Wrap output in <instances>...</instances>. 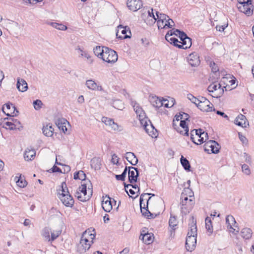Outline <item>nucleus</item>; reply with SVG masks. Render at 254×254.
Masks as SVG:
<instances>
[{"instance_id": "nucleus-1", "label": "nucleus", "mask_w": 254, "mask_h": 254, "mask_svg": "<svg viewBox=\"0 0 254 254\" xmlns=\"http://www.w3.org/2000/svg\"><path fill=\"white\" fill-rule=\"evenodd\" d=\"M133 109L138 117L140 124L143 127L146 132L152 137H156V130L146 117L142 108L138 104L135 103L133 105Z\"/></svg>"}, {"instance_id": "nucleus-2", "label": "nucleus", "mask_w": 254, "mask_h": 254, "mask_svg": "<svg viewBox=\"0 0 254 254\" xmlns=\"http://www.w3.org/2000/svg\"><path fill=\"white\" fill-rule=\"evenodd\" d=\"M92 194V185L90 180L81 182L76 190L75 196L81 201L88 200Z\"/></svg>"}, {"instance_id": "nucleus-3", "label": "nucleus", "mask_w": 254, "mask_h": 254, "mask_svg": "<svg viewBox=\"0 0 254 254\" xmlns=\"http://www.w3.org/2000/svg\"><path fill=\"white\" fill-rule=\"evenodd\" d=\"M95 238L94 234L85 231L81 236L79 243L77 245V251L81 254L86 252L90 248Z\"/></svg>"}, {"instance_id": "nucleus-4", "label": "nucleus", "mask_w": 254, "mask_h": 254, "mask_svg": "<svg viewBox=\"0 0 254 254\" xmlns=\"http://www.w3.org/2000/svg\"><path fill=\"white\" fill-rule=\"evenodd\" d=\"M207 90L212 97L214 98L220 97L224 93V89L221 84L217 82H214L209 85Z\"/></svg>"}, {"instance_id": "nucleus-5", "label": "nucleus", "mask_w": 254, "mask_h": 254, "mask_svg": "<svg viewBox=\"0 0 254 254\" xmlns=\"http://www.w3.org/2000/svg\"><path fill=\"white\" fill-rule=\"evenodd\" d=\"M104 54L102 59L108 63H115L118 60V55L116 51L105 47Z\"/></svg>"}, {"instance_id": "nucleus-6", "label": "nucleus", "mask_w": 254, "mask_h": 254, "mask_svg": "<svg viewBox=\"0 0 254 254\" xmlns=\"http://www.w3.org/2000/svg\"><path fill=\"white\" fill-rule=\"evenodd\" d=\"M102 122L104 123L107 126H108L110 129L114 131L120 132L123 130V127L115 123L114 121L106 117L102 118Z\"/></svg>"}, {"instance_id": "nucleus-7", "label": "nucleus", "mask_w": 254, "mask_h": 254, "mask_svg": "<svg viewBox=\"0 0 254 254\" xmlns=\"http://www.w3.org/2000/svg\"><path fill=\"white\" fill-rule=\"evenodd\" d=\"M237 7L240 12L245 13L248 16L252 15L253 13L254 5L252 0H249L244 4H238Z\"/></svg>"}, {"instance_id": "nucleus-8", "label": "nucleus", "mask_w": 254, "mask_h": 254, "mask_svg": "<svg viewBox=\"0 0 254 254\" xmlns=\"http://www.w3.org/2000/svg\"><path fill=\"white\" fill-rule=\"evenodd\" d=\"M204 150L207 152L217 153L220 148V145L215 140H208L204 145Z\"/></svg>"}, {"instance_id": "nucleus-9", "label": "nucleus", "mask_w": 254, "mask_h": 254, "mask_svg": "<svg viewBox=\"0 0 254 254\" xmlns=\"http://www.w3.org/2000/svg\"><path fill=\"white\" fill-rule=\"evenodd\" d=\"M2 111L8 116H16L18 113V111L15 106L9 102L3 106Z\"/></svg>"}, {"instance_id": "nucleus-10", "label": "nucleus", "mask_w": 254, "mask_h": 254, "mask_svg": "<svg viewBox=\"0 0 254 254\" xmlns=\"http://www.w3.org/2000/svg\"><path fill=\"white\" fill-rule=\"evenodd\" d=\"M151 193H144L140 195L139 202H140V210L141 211V213L142 215L144 216L147 217L148 218H150L152 217L153 214L150 212V211L147 209L148 206L145 207V203L143 204V207H142V205L143 204V197L146 196L147 195H150ZM151 197H149L147 200V206H148V201L150 199Z\"/></svg>"}, {"instance_id": "nucleus-11", "label": "nucleus", "mask_w": 254, "mask_h": 254, "mask_svg": "<svg viewBox=\"0 0 254 254\" xmlns=\"http://www.w3.org/2000/svg\"><path fill=\"white\" fill-rule=\"evenodd\" d=\"M196 236L187 235L186 241V247L188 251L191 252L195 247Z\"/></svg>"}, {"instance_id": "nucleus-12", "label": "nucleus", "mask_w": 254, "mask_h": 254, "mask_svg": "<svg viewBox=\"0 0 254 254\" xmlns=\"http://www.w3.org/2000/svg\"><path fill=\"white\" fill-rule=\"evenodd\" d=\"M128 8L132 11H136L142 6L141 0H128L127 3Z\"/></svg>"}, {"instance_id": "nucleus-13", "label": "nucleus", "mask_w": 254, "mask_h": 254, "mask_svg": "<svg viewBox=\"0 0 254 254\" xmlns=\"http://www.w3.org/2000/svg\"><path fill=\"white\" fill-rule=\"evenodd\" d=\"M128 180L130 183H135L138 176L137 169L133 167H128Z\"/></svg>"}, {"instance_id": "nucleus-14", "label": "nucleus", "mask_w": 254, "mask_h": 254, "mask_svg": "<svg viewBox=\"0 0 254 254\" xmlns=\"http://www.w3.org/2000/svg\"><path fill=\"white\" fill-rule=\"evenodd\" d=\"M188 61L192 66H197L200 64V60L198 55L195 53H192L188 57Z\"/></svg>"}, {"instance_id": "nucleus-15", "label": "nucleus", "mask_w": 254, "mask_h": 254, "mask_svg": "<svg viewBox=\"0 0 254 254\" xmlns=\"http://www.w3.org/2000/svg\"><path fill=\"white\" fill-rule=\"evenodd\" d=\"M197 107L203 112H210L215 110L213 108V105L209 100L197 104Z\"/></svg>"}, {"instance_id": "nucleus-16", "label": "nucleus", "mask_w": 254, "mask_h": 254, "mask_svg": "<svg viewBox=\"0 0 254 254\" xmlns=\"http://www.w3.org/2000/svg\"><path fill=\"white\" fill-rule=\"evenodd\" d=\"M226 221L227 224V227L228 228L233 229V231H232V233L235 235H237L239 233V228H237V229H236L233 227V226L235 227V225L236 223L234 217L232 215H228L226 217Z\"/></svg>"}, {"instance_id": "nucleus-17", "label": "nucleus", "mask_w": 254, "mask_h": 254, "mask_svg": "<svg viewBox=\"0 0 254 254\" xmlns=\"http://www.w3.org/2000/svg\"><path fill=\"white\" fill-rule=\"evenodd\" d=\"M102 206L104 210L109 212L113 208L111 198L108 196L103 197Z\"/></svg>"}, {"instance_id": "nucleus-18", "label": "nucleus", "mask_w": 254, "mask_h": 254, "mask_svg": "<svg viewBox=\"0 0 254 254\" xmlns=\"http://www.w3.org/2000/svg\"><path fill=\"white\" fill-rule=\"evenodd\" d=\"M59 198L61 199L63 203L67 207H71L74 204V201L70 194L59 196Z\"/></svg>"}, {"instance_id": "nucleus-19", "label": "nucleus", "mask_w": 254, "mask_h": 254, "mask_svg": "<svg viewBox=\"0 0 254 254\" xmlns=\"http://www.w3.org/2000/svg\"><path fill=\"white\" fill-rule=\"evenodd\" d=\"M128 30V28L127 26L124 27L121 25L118 26L117 36L121 39H126L129 38L130 36L127 34V32Z\"/></svg>"}, {"instance_id": "nucleus-20", "label": "nucleus", "mask_w": 254, "mask_h": 254, "mask_svg": "<svg viewBox=\"0 0 254 254\" xmlns=\"http://www.w3.org/2000/svg\"><path fill=\"white\" fill-rule=\"evenodd\" d=\"M235 123L236 125L242 127H246L249 125L246 117L241 114L239 115L236 118Z\"/></svg>"}, {"instance_id": "nucleus-21", "label": "nucleus", "mask_w": 254, "mask_h": 254, "mask_svg": "<svg viewBox=\"0 0 254 254\" xmlns=\"http://www.w3.org/2000/svg\"><path fill=\"white\" fill-rule=\"evenodd\" d=\"M85 85L86 87L90 90H98V91H103V88L100 85H98L97 83L95 82V81L89 79L87 80L86 81Z\"/></svg>"}, {"instance_id": "nucleus-22", "label": "nucleus", "mask_w": 254, "mask_h": 254, "mask_svg": "<svg viewBox=\"0 0 254 254\" xmlns=\"http://www.w3.org/2000/svg\"><path fill=\"white\" fill-rule=\"evenodd\" d=\"M153 234L150 233H142L140 234L139 239L141 240L143 242L147 245L152 243L153 241Z\"/></svg>"}, {"instance_id": "nucleus-23", "label": "nucleus", "mask_w": 254, "mask_h": 254, "mask_svg": "<svg viewBox=\"0 0 254 254\" xmlns=\"http://www.w3.org/2000/svg\"><path fill=\"white\" fill-rule=\"evenodd\" d=\"M68 124V123H67V121L63 118L58 119L56 121V124L58 128L64 133H65L67 131L66 125Z\"/></svg>"}, {"instance_id": "nucleus-24", "label": "nucleus", "mask_w": 254, "mask_h": 254, "mask_svg": "<svg viewBox=\"0 0 254 254\" xmlns=\"http://www.w3.org/2000/svg\"><path fill=\"white\" fill-rule=\"evenodd\" d=\"M16 87L18 90L20 92L26 91L28 89V85L26 81L20 78H17Z\"/></svg>"}, {"instance_id": "nucleus-25", "label": "nucleus", "mask_w": 254, "mask_h": 254, "mask_svg": "<svg viewBox=\"0 0 254 254\" xmlns=\"http://www.w3.org/2000/svg\"><path fill=\"white\" fill-rule=\"evenodd\" d=\"M149 101L151 105L155 108H159L163 106L162 100L156 96L150 97Z\"/></svg>"}, {"instance_id": "nucleus-26", "label": "nucleus", "mask_w": 254, "mask_h": 254, "mask_svg": "<svg viewBox=\"0 0 254 254\" xmlns=\"http://www.w3.org/2000/svg\"><path fill=\"white\" fill-rule=\"evenodd\" d=\"M126 159L132 165H136L138 163V159L135 154L130 152L126 153Z\"/></svg>"}, {"instance_id": "nucleus-27", "label": "nucleus", "mask_w": 254, "mask_h": 254, "mask_svg": "<svg viewBox=\"0 0 254 254\" xmlns=\"http://www.w3.org/2000/svg\"><path fill=\"white\" fill-rule=\"evenodd\" d=\"M172 31H169L165 35V39L168 42L171 44H173L175 46L178 47V46H179L178 43H179V41L176 38L172 37Z\"/></svg>"}, {"instance_id": "nucleus-28", "label": "nucleus", "mask_w": 254, "mask_h": 254, "mask_svg": "<svg viewBox=\"0 0 254 254\" xmlns=\"http://www.w3.org/2000/svg\"><path fill=\"white\" fill-rule=\"evenodd\" d=\"M36 151L33 149L27 148L24 153V158L27 161H31L34 159L35 156Z\"/></svg>"}, {"instance_id": "nucleus-29", "label": "nucleus", "mask_w": 254, "mask_h": 254, "mask_svg": "<svg viewBox=\"0 0 254 254\" xmlns=\"http://www.w3.org/2000/svg\"><path fill=\"white\" fill-rule=\"evenodd\" d=\"M43 134L48 137H51L53 135L54 133V128L52 125L50 124L47 125L43 126L42 128Z\"/></svg>"}, {"instance_id": "nucleus-30", "label": "nucleus", "mask_w": 254, "mask_h": 254, "mask_svg": "<svg viewBox=\"0 0 254 254\" xmlns=\"http://www.w3.org/2000/svg\"><path fill=\"white\" fill-rule=\"evenodd\" d=\"M252 230L250 228H245L242 229L241 235L242 237L245 240H249L252 236Z\"/></svg>"}, {"instance_id": "nucleus-31", "label": "nucleus", "mask_w": 254, "mask_h": 254, "mask_svg": "<svg viewBox=\"0 0 254 254\" xmlns=\"http://www.w3.org/2000/svg\"><path fill=\"white\" fill-rule=\"evenodd\" d=\"M91 166L95 170H99L101 166V160L99 157H94L91 160Z\"/></svg>"}, {"instance_id": "nucleus-32", "label": "nucleus", "mask_w": 254, "mask_h": 254, "mask_svg": "<svg viewBox=\"0 0 254 254\" xmlns=\"http://www.w3.org/2000/svg\"><path fill=\"white\" fill-rule=\"evenodd\" d=\"M58 190L59 196L69 194L68 189L65 182H63Z\"/></svg>"}, {"instance_id": "nucleus-33", "label": "nucleus", "mask_w": 254, "mask_h": 254, "mask_svg": "<svg viewBox=\"0 0 254 254\" xmlns=\"http://www.w3.org/2000/svg\"><path fill=\"white\" fill-rule=\"evenodd\" d=\"M179 43H181L182 44L179 45V46H178V48L186 49L189 48L191 46V39L189 37H187L184 40H183V41L179 42Z\"/></svg>"}, {"instance_id": "nucleus-34", "label": "nucleus", "mask_w": 254, "mask_h": 254, "mask_svg": "<svg viewBox=\"0 0 254 254\" xmlns=\"http://www.w3.org/2000/svg\"><path fill=\"white\" fill-rule=\"evenodd\" d=\"M106 47L96 46L93 49L94 54L98 58L102 59L104 54V50Z\"/></svg>"}, {"instance_id": "nucleus-35", "label": "nucleus", "mask_w": 254, "mask_h": 254, "mask_svg": "<svg viewBox=\"0 0 254 254\" xmlns=\"http://www.w3.org/2000/svg\"><path fill=\"white\" fill-rule=\"evenodd\" d=\"M182 193H185V196H188L189 197V202H190V205H191L193 204L194 199L193 191L188 188L184 189Z\"/></svg>"}, {"instance_id": "nucleus-36", "label": "nucleus", "mask_w": 254, "mask_h": 254, "mask_svg": "<svg viewBox=\"0 0 254 254\" xmlns=\"http://www.w3.org/2000/svg\"><path fill=\"white\" fill-rule=\"evenodd\" d=\"M187 235L190 236H197V228L196 223H194L193 221L191 224H190L189 230Z\"/></svg>"}, {"instance_id": "nucleus-37", "label": "nucleus", "mask_w": 254, "mask_h": 254, "mask_svg": "<svg viewBox=\"0 0 254 254\" xmlns=\"http://www.w3.org/2000/svg\"><path fill=\"white\" fill-rule=\"evenodd\" d=\"M148 18H150V22H148L149 24H152L154 23L156 21V14L153 11V8L150 9V10H148Z\"/></svg>"}, {"instance_id": "nucleus-38", "label": "nucleus", "mask_w": 254, "mask_h": 254, "mask_svg": "<svg viewBox=\"0 0 254 254\" xmlns=\"http://www.w3.org/2000/svg\"><path fill=\"white\" fill-rule=\"evenodd\" d=\"M48 24L60 30L65 31L67 28L65 25L56 22H48Z\"/></svg>"}, {"instance_id": "nucleus-39", "label": "nucleus", "mask_w": 254, "mask_h": 254, "mask_svg": "<svg viewBox=\"0 0 254 254\" xmlns=\"http://www.w3.org/2000/svg\"><path fill=\"white\" fill-rule=\"evenodd\" d=\"M180 161L184 168L187 171H190V165L189 161L183 156H182Z\"/></svg>"}, {"instance_id": "nucleus-40", "label": "nucleus", "mask_w": 254, "mask_h": 254, "mask_svg": "<svg viewBox=\"0 0 254 254\" xmlns=\"http://www.w3.org/2000/svg\"><path fill=\"white\" fill-rule=\"evenodd\" d=\"M80 57L85 58L86 63L89 64H92L93 62V59L87 52H82L81 56Z\"/></svg>"}, {"instance_id": "nucleus-41", "label": "nucleus", "mask_w": 254, "mask_h": 254, "mask_svg": "<svg viewBox=\"0 0 254 254\" xmlns=\"http://www.w3.org/2000/svg\"><path fill=\"white\" fill-rule=\"evenodd\" d=\"M202 130L201 129H193L190 131V139L193 143H195V140L194 137H193V132H195V135L196 136L197 138H200L199 133H201Z\"/></svg>"}, {"instance_id": "nucleus-42", "label": "nucleus", "mask_w": 254, "mask_h": 254, "mask_svg": "<svg viewBox=\"0 0 254 254\" xmlns=\"http://www.w3.org/2000/svg\"><path fill=\"white\" fill-rule=\"evenodd\" d=\"M169 226L173 230L176 229V227L178 225V221L175 216H171L169 221Z\"/></svg>"}, {"instance_id": "nucleus-43", "label": "nucleus", "mask_w": 254, "mask_h": 254, "mask_svg": "<svg viewBox=\"0 0 254 254\" xmlns=\"http://www.w3.org/2000/svg\"><path fill=\"white\" fill-rule=\"evenodd\" d=\"M180 128L184 129L185 133L184 135L188 136L189 135V128L188 126L186 125V122L185 120H181L180 122Z\"/></svg>"}, {"instance_id": "nucleus-44", "label": "nucleus", "mask_w": 254, "mask_h": 254, "mask_svg": "<svg viewBox=\"0 0 254 254\" xmlns=\"http://www.w3.org/2000/svg\"><path fill=\"white\" fill-rule=\"evenodd\" d=\"M156 19L157 20H166L169 18V16L165 14L159 13L158 11L156 12Z\"/></svg>"}, {"instance_id": "nucleus-45", "label": "nucleus", "mask_w": 254, "mask_h": 254, "mask_svg": "<svg viewBox=\"0 0 254 254\" xmlns=\"http://www.w3.org/2000/svg\"><path fill=\"white\" fill-rule=\"evenodd\" d=\"M242 172L246 175H250L251 174V171L249 166L246 164L242 165Z\"/></svg>"}, {"instance_id": "nucleus-46", "label": "nucleus", "mask_w": 254, "mask_h": 254, "mask_svg": "<svg viewBox=\"0 0 254 254\" xmlns=\"http://www.w3.org/2000/svg\"><path fill=\"white\" fill-rule=\"evenodd\" d=\"M17 186L21 188H24L26 186V182L25 180H22L21 178H17L16 177L15 179Z\"/></svg>"}, {"instance_id": "nucleus-47", "label": "nucleus", "mask_w": 254, "mask_h": 254, "mask_svg": "<svg viewBox=\"0 0 254 254\" xmlns=\"http://www.w3.org/2000/svg\"><path fill=\"white\" fill-rule=\"evenodd\" d=\"M185 193H182L181 194L182 201L181 204L182 205H185L188 203L190 205V202H189V197H188V196H185Z\"/></svg>"}, {"instance_id": "nucleus-48", "label": "nucleus", "mask_w": 254, "mask_h": 254, "mask_svg": "<svg viewBox=\"0 0 254 254\" xmlns=\"http://www.w3.org/2000/svg\"><path fill=\"white\" fill-rule=\"evenodd\" d=\"M43 105L42 101L40 100H36L33 102L34 109L36 110H40Z\"/></svg>"}, {"instance_id": "nucleus-49", "label": "nucleus", "mask_w": 254, "mask_h": 254, "mask_svg": "<svg viewBox=\"0 0 254 254\" xmlns=\"http://www.w3.org/2000/svg\"><path fill=\"white\" fill-rule=\"evenodd\" d=\"M187 98L192 103L195 104L197 107V103H198V98H196L191 94H188Z\"/></svg>"}, {"instance_id": "nucleus-50", "label": "nucleus", "mask_w": 254, "mask_h": 254, "mask_svg": "<svg viewBox=\"0 0 254 254\" xmlns=\"http://www.w3.org/2000/svg\"><path fill=\"white\" fill-rule=\"evenodd\" d=\"M50 230L49 228L46 227L45 228L42 232V235L45 237L46 238L48 239L49 241H50L51 240L50 239Z\"/></svg>"}, {"instance_id": "nucleus-51", "label": "nucleus", "mask_w": 254, "mask_h": 254, "mask_svg": "<svg viewBox=\"0 0 254 254\" xmlns=\"http://www.w3.org/2000/svg\"><path fill=\"white\" fill-rule=\"evenodd\" d=\"M205 226L206 228L208 231H211L212 228V226L211 224V221L209 217H207L205 219Z\"/></svg>"}, {"instance_id": "nucleus-52", "label": "nucleus", "mask_w": 254, "mask_h": 254, "mask_svg": "<svg viewBox=\"0 0 254 254\" xmlns=\"http://www.w3.org/2000/svg\"><path fill=\"white\" fill-rule=\"evenodd\" d=\"M157 25L159 29H163L167 27L166 20H157Z\"/></svg>"}, {"instance_id": "nucleus-53", "label": "nucleus", "mask_w": 254, "mask_h": 254, "mask_svg": "<svg viewBox=\"0 0 254 254\" xmlns=\"http://www.w3.org/2000/svg\"><path fill=\"white\" fill-rule=\"evenodd\" d=\"M175 31L178 33V37L180 38L181 42L188 37L186 34L179 30H175Z\"/></svg>"}, {"instance_id": "nucleus-54", "label": "nucleus", "mask_w": 254, "mask_h": 254, "mask_svg": "<svg viewBox=\"0 0 254 254\" xmlns=\"http://www.w3.org/2000/svg\"><path fill=\"white\" fill-rule=\"evenodd\" d=\"M244 157L245 158V162L251 165L252 164V160L251 156L246 152L244 153Z\"/></svg>"}, {"instance_id": "nucleus-55", "label": "nucleus", "mask_w": 254, "mask_h": 254, "mask_svg": "<svg viewBox=\"0 0 254 254\" xmlns=\"http://www.w3.org/2000/svg\"><path fill=\"white\" fill-rule=\"evenodd\" d=\"M6 125L10 129H16V128H18L19 126H18L17 124L13 123V122H7L5 123Z\"/></svg>"}, {"instance_id": "nucleus-56", "label": "nucleus", "mask_w": 254, "mask_h": 254, "mask_svg": "<svg viewBox=\"0 0 254 254\" xmlns=\"http://www.w3.org/2000/svg\"><path fill=\"white\" fill-rule=\"evenodd\" d=\"M124 186H125V190L127 193H128V188H130V187H131L132 189H133L134 190H137V191H139V188L136 185H130V184L126 185V184H125Z\"/></svg>"}, {"instance_id": "nucleus-57", "label": "nucleus", "mask_w": 254, "mask_h": 254, "mask_svg": "<svg viewBox=\"0 0 254 254\" xmlns=\"http://www.w3.org/2000/svg\"><path fill=\"white\" fill-rule=\"evenodd\" d=\"M61 231L58 230L56 231V232H54L51 233V241H53L55 240L57 237H59V236L61 234Z\"/></svg>"}, {"instance_id": "nucleus-58", "label": "nucleus", "mask_w": 254, "mask_h": 254, "mask_svg": "<svg viewBox=\"0 0 254 254\" xmlns=\"http://www.w3.org/2000/svg\"><path fill=\"white\" fill-rule=\"evenodd\" d=\"M162 103H163V106H164L166 108L171 107L174 105V101H173V99H172L171 105H169L167 100H162Z\"/></svg>"}, {"instance_id": "nucleus-59", "label": "nucleus", "mask_w": 254, "mask_h": 254, "mask_svg": "<svg viewBox=\"0 0 254 254\" xmlns=\"http://www.w3.org/2000/svg\"><path fill=\"white\" fill-rule=\"evenodd\" d=\"M119 158L118 157L117 155H116V154H113L112 155V159H111L112 163H113L114 164L117 165L119 163Z\"/></svg>"}, {"instance_id": "nucleus-60", "label": "nucleus", "mask_w": 254, "mask_h": 254, "mask_svg": "<svg viewBox=\"0 0 254 254\" xmlns=\"http://www.w3.org/2000/svg\"><path fill=\"white\" fill-rule=\"evenodd\" d=\"M210 66L211 67L212 71L213 72H216L219 70L218 67L217 66V65H216L215 63H214L213 62H211L210 63Z\"/></svg>"}, {"instance_id": "nucleus-61", "label": "nucleus", "mask_w": 254, "mask_h": 254, "mask_svg": "<svg viewBox=\"0 0 254 254\" xmlns=\"http://www.w3.org/2000/svg\"><path fill=\"white\" fill-rule=\"evenodd\" d=\"M78 174H79V179L81 180L82 182H83L85 180H86L85 179V178H86V175L84 173L83 171H78Z\"/></svg>"}, {"instance_id": "nucleus-62", "label": "nucleus", "mask_w": 254, "mask_h": 254, "mask_svg": "<svg viewBox=\"0 0 254 254\" xmlns=\"http://www.w3.org/2000/svg\"><path fill=\"white\" fill-rule=\"evenodd\" d=\"M239 137L243 144H247L248 140L245 136H244L240 133H239Z\"/></svg>"}, {"instance_id": "nucleus-63", "label": "nucleus", "mask_w": 254, "mask_h": 254, "mask_svg": "<svg viewBox=\"0 0 254 254\" xmlns=\"http://www.w3.org/2000/svg\"><path fill=\"white\" fill-rule=\"evenodd\" d=\"M64 166L63 167V170H62V173H68L70 171V167H69V166L68 165H63Z\"/></svg>"}, {"instance_id": "nucleus-64", "label": "nucleus", "mask_w": 254, "mask_h": 254, "mask_svg": "<svg viewBox=\"0 0 254 254\" xmlns=\"http://www.w3.org/2000/svg\"><path fill=\"white\" fill-rule=\"evenodd\" d=\"M227 25L228 24H227L226 25H217L216 26V29L219 31H223L225 30V29L227 27Z\"/></svg>"}]
</instances>
